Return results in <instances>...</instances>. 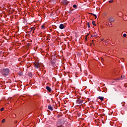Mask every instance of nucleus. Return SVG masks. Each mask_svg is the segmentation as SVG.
I'll use <instances>...</instances> for the list:
<instances>
[{
    "label": "nucleus",
    "mask_w": 127,
    "mask_h": 127,
    "mask_svg": "<svg viewBox=\"0 0 127 127\" xmlns=\"http://www.w3.org/2000/svg\"><path fill=\"white\" fill-rule=\"evenodd\" d=\"M0 72L3 76H6L8 75L9 73V70L8 68H6L1 69Z\"/></svg>",
    "instance_id": "1"
},
{
    "label": "nucleus",
    "mask_w": 127,
    "mask_h": 127,
    "mask_svg": "<svg viewBox=\"0 0 127 127\" xmlns=\"http://www.w3.org/2000/svg\"><path fill=\"white\" fill-rule=\"evenodd\" d=\"M43 64H35L34 66L36 68H38L40 67L43 66Z\"/></svg>",
    "instance_id": "2"
},
{
    "label": "nucleus",
    "mask_w": 127,
    "mask_h": 127,
    "mask_svg": "<svg viewBox=\"0 0 127 127\" xmlns=\"http://www.w3.org/2000/svg\"><path fill=\"white\" fill-rule=\"evenodd\" d=\"M57 66H58V64H50V67H51V68L56 67Z\"/></svg>",
    "instance_id": "3"
},
{
    "label": "nucleus",
    "mask_w": 127,
    "mask_h": 127,
    "mask_svg": "<svg viewBox=\"0 0 127 127\" xmlns=\"http://www.w3.org/2000/svg\"><path fill=\"white\" fill-rule=\"evenodd\" d=\"M46 89L47 90V91H48L49 92H51V91H52V89H51V88L50 86H46Z\"/></svg>",
    "instance_id": "4"
},
{
    "label": "nucleus",
    "mask_w": 127,
    "mask_h": 127,
    "mask_svg": "<svg viewBox=\"0 0 127 127\" xmlns=\"http://www.w3.org/2000/svg\"><path fill=\"white\" fill-rule=\"evenodd\" d=\"M59 28H60V29H64V28H65V26H64V24H61L60 25Z\"/></svg>",
    "instance_id": "5"
},
{
    "label": "nucleus",
    "mask_w": 127,
    "mask_h": 127,
    "mask_svg": "<svg viewBox=\"0 0 127 127\" xmlns=\"http://www.w3.org/2000/svg\"><path fill=\"white\" fill-rule=\"evenodd\" d=\"M76 102H77V103H78V104L80 105L83 103V101L79 99V100H77Z\"/></svg>",
    "instance_id": "6"
},
{
    "label": "nucleus",
    "mask_w": 127,
    "mask_h": 127,
    "mask_svg": "<svg viewBox=\"0 0 127 127\" xmlns=\"http://www.w3.org/2000/svg\"><path fill=\"white\" fill-rule=\"evenodd\" d=\"M63 3L64 5H66V4H68V1L67 0H63Z\"/></svg>",
    "instance_id": "7"
},
{
    "label": "nucleus",
    "mask_w": 127,
    "mask_h": 127,
    "mask_svg": "<svg viewBox=\"0 0 127 127\" xmlns=\"http://www.w3.org/2000/svg\"><path fill=\"white\" fill-rule=\"evenodd\" d=\"M109 21L110 23H112V22H114V21H115V19L113 18H110L109 19Z\"/></svg>",
    "instance_id": "8"
},
{
    "label": "nucleus",
    "mask_w": 127,
    "mask_h": 127,
    "mask_svg": "<svg viewBox=\"0 0 127 127\" xmlns=\"http://www.w3.org/2000/svg\"><path fill=\"white\" fill-rule=\"evenodd\" d=\"M109 43V40H106L103 42V44H105L106 45H107V44Z\"/></svg>",
    "instance_id": "9"
},
{
    "label": "nucleus",
    "mask_w": 127,
    "mask_h": 127,
    "mask_svg": "<svg viewBox=\"0 0 127 127\" xmlns=\"http://www.w3.org/2000/svg\"><path fill=\"white\" fill-rule=\"evenodd\" d=\"M48 109L51 111H53V107L51 105L48 106Z\"/></svg>",
    "instance_id": "10"
},
{
    "label": "nucleus",
    "mask_w": 127,
    "mask_h": 127,
    "mask_svg": "<svg viewBox=\"0 0 127 127\" xmlns=\"http://www.w3.org/2000/svg\"><path fill=\"white\" fill-rule=\"evenodd\" d=\"M123 19L124 20H125V21L127 20V16L125 15V16H124L123 17Z\"/></svg>",
    "instance_id": "11"
},
{
    "label": "nucleus",
    "mask_w": 127,
    "mask_h": 127,
    "mask_svg": "<svg viewBox=\"0 0 127 127\" xmlns=\"http://www.w3.org/2000/svg\"><path fill=\"white\" fill-rule=\"evenodd\" d=\"M18 74L19 75L22 76H23V72H20V71H19V72H18Z\"/></svg>",
    "instance_id": "12"
},
{
    "label": "nucleus",
    "mask_w": 127,
    "mask_h": 127,
    "mask_svg": "<svg viewBox=\"0 0 127 127\" xmlns=\"http://www.w3.org/2000/svg\"><path fill=\"white\" fill-rule=\"evenodd\" d=\"M98 99H100L101 101H102L104 100V97H103L99 96V97H98Z\"/></svg>",
    "instance_id": "13"
},
{
    "label": "nucleus",
    "mask_w": 127,
    "mask_h": 127,
    "mask_svg": "<svg viewBox=\"0 0 127 127\" xmlns=\"http://www.w3.org/2000/svg\"><path fill=\"white\" fill-rule=\"evenodd\" d=\"M28 76L31 77L32 76V74L31 72H28Z\"/></svg>",
    "instance_id": "14"
},
{
    "label": "nucleus",
    "mask_w": 127,
    "mask_h": 127,
    "mask_svg": "<svg viewBox=\"0 0 127 127\" xmlns=\"http://www.w3.org/2000/svg\"><path fill=\"white\" fill-rule=\"evenodd\" d=\"M86 25H87V26L88 27V28H90V23L87 22V23H86Z\"/></svg>",
    "instance_id": "15"
},
{
    "label": "nucleus",
    "mask_w": 127,
    "mask_h": 127,
    "mask_svg": "<svg viewBox=\"0 0 127 127\" xmlns=\"http://www.w3.org/2000/svg\"><path fill=\"white\" fill-rule=\"evenodd\" d=\"M41 28L42 29H45V26L44 25H42Z\"/></svg>",
    "instance_id": "16"
},
{
    "label": "nucleus",
    "mask_w": 127,
    "mask_h": 127,
    "mask_svg": "<svg viewBox=\"0 0 127 127\" xmlns=\"http://www.w3.org/2000/svg\"><path fill=\"white\" fill-rule=\"evenodd\" d=\"M73 7H74V8H77V5H76V4L73 5Z\"/></svg>",
    "instance_id": "17"
},
{
    "label": "nucleus",
    "mask_w": 127,
    "mask_h": 127,
    "mask_svg": "<svg viewBox=\"0 0 127 127\" xmlns=\"http://www.w3.org/2000/svg\"><path fill=\"white\" fill-rule=\"evenodd\" d=\"M92 24H93V25L96 26V23L95 22V21H93L92 22Z\"/></svg>",
    "instance_id": "18"
},
{
    "label": "nucleus",
    "mask_w": 127,
    "mask_h": 127,
    "mask_svg": "<svg viewBox=\"0 0 127 127\" xmlns=\"http://www.w3.org/2000/svg\"><path fill=\"white\" fill-rule=\"evenodd\" d=\"M5 122V120L4 119H2V121H1V123H4Z\"/></svg>",
    "instance_id": "19"
},
{
    "label": "nucleus",
    "mask_w": 127,
    "mask_h": 127,
    "mask_svg": "<svg viewBox=\"0 0 127 127\" xmlns=\"http://www.w3.org/2000/svg\"><path fill=\"white\" fill-rule=\"evenodd\" d=\"M109 2L110 3H113V2H114V1H113V0H110V1H109Z\"/></svg>",
    "instance_id": "20"
},
{
    "label": "nucleus",
    "mask_w": 127,
    "mask_h": 127,
    "mask_svg": "<svg viewBox=\"0 0 127 127\" xmlns=\"http://www.w3.org/2000/svg\"><path fill=\"white\" fill-rule=\"evenodd\" d=\"M125 75L121 76V79H123V78H125Z\"/></svg>",
    "instance_id": "21"
},
{
    "label": "nucleus",
    "mask_w": 127,
    "mask_h": 127,
    "mask_svg": "<svg viewBox=\"0 0 127 127\" xmlns=\"http://www.w3.org/2000/svg\"><path fill=\"white\" fill-rule=\"evenodd\" d=\"M93 14V15H94L95 17V18H97V15L96 14Z\"/></svg>",
    "instance_id": "22"
},
{
    "label": "nucleus",
    "mask_w": 127,
    "mask_h": 127,
    "mask_svg": "<svg viewBox=\"0 0 127 127\" xmlns=\"http://www.w3.org/2000/svg\"><path fill=\"white\" fill-rule=\"evenodd\" d=\"M123 36L124 37H127V34H124Z\"/></svg>",
    "instance_id": "23"
},
{
    "label": "nucleus",
    "mask_w": 127,
    "mask_h": 127,
    "mask_svg": "<svg viewBox=\"0 0 127 127\" xmlns=\"http://www.w3.org/2000/svg\"><path fill=\"white\" fill-rule=\"evenodd\" d=\"M57 117H58V118H60L61 117V115H59V114H58V115H57Z\"/></svg>",
    "instance_id": "24"
},
{
    "label": "nucleus",
    "mask_w": 127,
    "mask_h": 127,
    "mask_svg": "<svg viewBox=\"0 0 127 127\" xmlns=\"http://www.w3.org/2000/svg\"><path fill=\"white\" fill-rule=\"evenodd\" d=\"M3 110H4V108H2L0 109L1 112L3 111Z\"/></svg>",
    "instance_id": "25"
},
{
    "label": "nucleus",
    "mask_w": 127,
    "mask_h": 127,
    "mask_svg": "<svg viewBox=\"0 0 127 127\" xmlns=\"http://www.w3.org/2000/svg\"><path fill=\"white\" fill-rule=\"evenodd\" d=\"M104 40V38L101 39V41H103Z\"/></svg>",
    "instance_id": "26"
},
{
    "label": "nucleus",
    "mask_w": 127,
    "mask_h": 127,
    "mask_svg": "<svg viewBox=\"0 0 127 127\" xmlns=\"http://www.w3.org/2000/svg\"><path fill=\"white\" fill-rule=\"evenodd\" d=\"M120 79H121L120 78H117L116 80H120Z\"/></svg>",
    "instance_id": "27"
},
{
    "label": "nucleus",
    "mask_w": 127,
    "mask_h": 127,
    "mask_svg": "<svg viewBox=\"0 0 127 127\" xmlns=\"http://www.w3.org/2000/svg\"><path fill=\"white\" fill-rule=\"evenodd\" d=\"M88 35H86L85 38H87Z\"/></svg>",
    "instance_id": "28"
},
{
    "label": "nucleus",
    "mask_w": 127,
    "mask_h": 127,
    "mask_svg": "<svg viewBox=\"0 0 127 127\" xmlns=\"http://www.w3.org/2000/svg\"><path fill=\"white\" fill-rule=\"evenodd\" d=\"M85 40L86 41H87V38H85Z\"/></svg>",
    "instance_id": "29"
},
{
    "label": "nucleus",
    "mask_w": 127,
    "mask_h": 127,
    "mask_svg": "<svg viewBox=\"0 0 127 127\" xmlns=\"http://www.w3.org/2000/svg\"><path fill=\"white\" fill-rule=\"evenodd\" d=\"M72 65V64H70V66H71Z\"/></svg>",
    "instance_id": "30"
}]
</instances>
